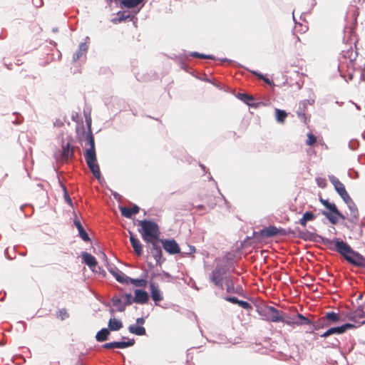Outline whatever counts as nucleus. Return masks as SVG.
Here are the masks:
<instances>
[{"mask_svg": "<svg viewBox=\"0 0 365 365\" xmlns=\"http://www.w3.org/2000/svg\"><path fill=\"white\" fill-rule=\"evenodd\" d=\"M135 344L134 339H129L127 341H113L106 343L103 345L104 349H125L129 346H132Z\"/></svg>", "mask_w": 365, "mask_h": 365, "instance_id": "f8f14e48", "label": "nucleus"}, {"mask_svg": "<svg viewBox=\"0 0 365 365\" xmlns=\"http://www.w3.org/2000/svg\"><path fill=\"white\" fill-rule=\"evenodd\" d=\"M146 0H122L121 7L133 9L139 6L138 11L144 6Z\"/></svg>", "mask_w": 365, "mask_h": 365, "instance_id": "f3484780", "label": "nucleus"}, {"mask_svg": "<svg viewBox=\"0 0 365 365\" xmlns=\"http://www.w3.org/2000/svg\"><path fill=\"white\" fill-rule=\"evenodd\" d=\"M352 17L354 19V20L356 21V16L358 15V13H357V9L356 7H354L352 8Z\"/></svg>", "mask_w": 365, "mask_h": 365, "instance_id": "13d9d810", "label": "nucleus"}, {"mask_svg": "<svg viewBox=\"0 0 365 365\" xmlns=\"http://www.w3.org/2000/svg\"><path fill=\"white\" fill-rule=\"evenodd\" d=\"M276 114V120L279 123H284L286 117L287 116V113L283 110L278 108L275 109Z\"/></svg>", "mask_w": 365, "mask_h": 365, "instance_id": "e433bc0d", "label": "nucleus"}, {"mask_svg": "<svg viewBox=\"0 0 365 365\" xmlns=\"http://www.w3.org/2000/svg\"><path fill=\"white\" fill-rule=\"evenodd\" d=\"M133 299L134 302L137 304H144L148 302L149 295L148 292L145 290L135 289Z\"/></svg>", "mask_w": 365, "mask_h": 365, "instance_id": "dca6fc26", "label": "nucleus"}, {"mask_svg": "<svg viewBox=\"0 0 365 365\" xmlns=\"http://www.w3.org/2000/svg\"><path fill=\"white\" fill-rule=\"evenodd\" d=\"M128 331L130 333L137 336H143L146 334L145 329L143 326H139L137 324L130 325L128 327Z\"/></svg>", "mask_w": 365, "mask_h": 365, "instance_id": "cd10ccee", "label": "nucleus"}, {"mask_svg": "<svg viewBox=\"0 0 365 365\" xmlns=\"http://www.w3.org/2000/svg\"><path fill=\"white\" fill-rule=\"evenodd\" d=\"M85 118H86V123L88 127L89 131L91 130V118L90 114H86L85 113Z\"/></svg>", "mask_w": 365, "mask_h": 365, "instance_id": "8fccbe9b", "label": "nucleus"}, {"mask_svg": "<svg viewBox=\"0 0 365 365\" xmlns=\"http://www.w3.org/2000/svg\"><path fill=\"white\" fill-rule=\"evenodd\" d=\"M237 304L246 310H250L252 309V305L246 301L239 300Z\"/></svg>", "mask_w": 365, "mask_h": 365, "instance_id": "a18cd8bd", "label": "nucleus"}, {"mask_svg": "<svg viewBox=\"0 0 365 365\" xmlns=\"http://www.w3.org/2000/svg\"><path fill=\"white\" fill-rule=\"evenodd\" d=\"M316 141H317L316 137L312 133H309L307 134V144L308 145H312L313 144H314L316 143Z\"/></svg>", "mask_w": 365, "mask_h": 365, "instance_id": "c03bdc74", "label": "nucleus"}, {"mask_svg": "<svg viewBox=\"0 0 365 365\" xmlns=\"http://www.w3.org/2000/svg\"><path fill=\"white\" fill-rule=\"evenodd\" d=\"M233 267L234 262L232 260L222 259L219 261L210 274V281L217 287L224 289V282L230 277L227 274L230 268Z\"/></svg>", "mask_w": 365, "mask_h": 365, "instance_id": "f257e3e1", "label": "nucleus"}, {"mask_svg": "<svg viewBox=\"0 0 365 365\" xmlns=\"http://www.w3.org/2000/svg\"><path fill=\"white\" fill-rule=\"evenodd\" d=\"M163 249L170 255H175L180 252V248L177 242L172 239H165L161 240Z\"/></svg>", "mask_w": 365, "mask_h": 365, "instance_id": "9d476101", "label": "nucleus"}, {"mask_svg": "<svg viewBox=\"0 0 365 365\" xmlns=\"http://www.w3.org/2000/svg\"><path fill=\"white\" fill-rule=\"evenodd\" d=\"M132 284L136 287H145L147 284V280L145 279H133L129 277L128 284Z\"/></svg>", "mask_w": 365, "mask_h": 365, "instance_id": "f704fd0d", "label": "nucleus"}, {"mask_svg": "<svg viewBox=\"0 0 365 365\" xmlns=\"http://www.w3.org/2000/svg\"><path fill=\"white\" fill-rule=\"evenodd\" d=\"M121 215L127 218H131L133 215L138 213L140 208L138 205H133L132 207H120Z\"/></svg>", "mask_w": 365, "mask_h": 365, "instance_id": "6ab92c4d", "label": "nucleus"}, {"mask_svg": "<svg viewBox=\"0 0 365 365\" xmlns=\"http://www.w3.org/2000/svg\"><path fill=\"white\" fill-rule=\"evenodd\" d=\"M88 46L86 42L81 43L78 46V50L73 55V61L76 62L80 59V58L85 54L88 51Z\"/></svg>", "mask_w": 365, "mask_h": 365, "instance_id": "393cba45", "label": "nucleus"}, {"mask_svg": "<svg viewBox=\"0 0 365 365\" xmlns=\"http://www.w3.org/2000/svg\"><path fill=\"white\" fill-rule=\"evenodd\" d=\"M32 3L36 7L38 8L43 5V0H32Z\"/></svg>", "mask_w": 365, "mask_h": 365, "instance_id": "603ef678", "label": "nucleus"}, {"mask_svg": "<svg viewBox=\"0 0 365 365\" xmlns=\"http://www.w3.org/2000/svg\"><path fill=\"white\" fill-rule=\"evenodd\" d=\"M150 291L151 294V297L155 302H160L163 300V296L161 294V292L159 289V287L155 283H150Z\"/></svg>", "mask_w": 365, "mask_h": 365, "instance_id": "a211bd4d", "label": "nucleus"}, {"mask_svg": "<svg viewBox=\"0 0 365 365\" xmlns=\"http://www.w3.org/2000/svg\"><path fill=\"white\" fill-rule=\"evenodd\" d=\"M72 119H73L74 121H76V116H74L73 115H72Z\"/></svg>", "mask_w": 365, "mask_h": 365, "instance_id": "338daca9", "label": "nucleus"}, {"mask_svg": "<svg viewBox=\"0 0 365 365\" xmlns=\"http://www.w3.org/2000/svg\"><path fill=\"white\" fill-rule=\"evenodd\" d=\"M279 232V229L270 225L260 230L259 234L263 237H270L277 235Z\"/></svg>", "mask_w": 365, "mask_h": 365, "instance_id": "5701e85b", "label": "nucleus"}, {"mask_svg": "<svg viewBox=\"0 0 365 365\" xmlns=\"http://www.w3.org/2000/svg\"><path fill=\"white\" fill-rule=\"evenodd\" d=\"M130 241L135 254L140 256L143 252L142 245L139 240L131 232H130Z\"/></svg>", "mask_w": 365, "mask_h": 365, "instance_id": "4be33fe9", "label": "nucleus"}, {"mask_svg": "<svg viewBox=\"0 0 365 365\" xmlns=\"http://www.w3.org/2000/svg\"><path fill=\"white\" fill-rule=\"evenodd\" d=\"M327 326H328V324L325 322V323H323L321 327H327Z\"/></svg>", "mask_w": 365, "mask_h": 365, "instance_id": "69168bd1", "label": "nucleus"}, {"mask_svg": "<svg viewBox=\"0 0 365 365\" xmlns=\"http://www.w3.org/2000/svg\"><path fill=\"white\" fill-rule=\"evenodd\" d=\"M139 225L141 226V230L139 232L145 242L158 240L159 227L155 222L144 220L139 221Z\"/></svg>", "mask_w": 365, "mask_h": 365, "instance_id": "7ed1b4c3", "label": "nucleus"}, {"mask_svg": "<svg viewBox=\"0 0 365 365\" xmlns=\"http://www.w3.org/2000/svg\"><path fill=\"white\" fill-rule=\"evenodd\" d=\"M81 256L83 262L91 269L95 267L97 265L96 259L92 255L88 252H83Z\"/></svg>", "mask_w": 365, "mask_h": 365, "instance_id": "a878e982", "label": "nucleus"}, {"mask_svg": "<svg viewBox=\"0 0 365 365\" xmlns=\"http://www.w3.org/2000/svg\"><path fill=\"white\" fill-rule=\"evenodd\" d=\"M315 215L312 212H305L303 214L302 217L299 220V223L302 226L305 227L308 221H312L315 219Z\"/></svg>", "mask_w": 365, "mask_h": 365, "instance_id": "2f4dec72", "label": "nucleus"}, {"mask_svg": "<svg viewBox=\"0 0 365 365\" xmlns=\"http://www.w3.org/2000/svg\"><path fill=\"white\" fill-rule=\"evenodd\" d=\"M110 334V330L107 328H103L98 331L96 335V339L98 341H104L108 339Z\"/></svg>", "mask_w": 365, "mask_h": 365, "instance_id": "7c9ffc66", "label": "nucleus"}, {"mask_svg": "<svg viewBox=\"0 0 365 365\" xmlns=\"http://www.w3.org/2000/svg\"><path fill=\"white\" fill-rule=\"evenodd\" d=\"M282 321H279V322H283L287 325H293V324H296V322H297V319H289V317H287V314L282 312Z\"/></svg>", "mask_w": 365, "mask_h": 365, "instance_id": "ea45409f", "label": "nucleus"}, {"mask_svg": "<svg viewBox=\"0 0 365 365\" xmlns=\"http://www.w3.org/2000/svg\"><path fill=\"white\" fill-rule=\"evenodd\" d=\"M194 252H195V247L194 246L189 245L188 246V251L185 252V254L190 255V254L194 253Z\"/></svg>", "mask_w": 365, "mask_h": 365, "instance_id": "864d4df0", "label": "nucleus"}, {"mask_svg": "<svg viewBox=\"0 0 365 365\" xmlns=\"http://www.w3.org/2000/svg\"><path fill=\"white\" fill-rule=\"evenodd\" d=\"M74 153V148L70 143H67L66 145L62 146L61 158L63 160H68L72 158Z\"/></svg>", "mask_w": 365, "mask_h": 365, "instance_id": "aec40b11", "label": "nucleus"}, {"mask_svg": "<svg viewBox=\"0 0 365 365\" xmlns=\"http://www.w3.org/2000/svg\"><path fill=\"white\" fill-rule=\"evenodd\" d=\"M297 322H296V325L297 326H302L304 324L307 325H312L314 328V329L317 330L319 328V325H314L313 324V322L308 319L307 317H304L303 314L298 313L297 314Z\"/></svg>", "mask_w": 365, "mask_h": 365, "instance_id": "bb28decb", "label": "nucleus"}, {"mask_svg": "<svg viewBox=\"0 0 365 365\" xmlns=\"http://www.w3.org/2000/svg\"><path fill=\"white\" fill-rule=\"evenodd\" d=\"M257 311L264 321L277 323L283 320L282 311L277 309L274 307L263 305L257 307Z\"/></svg>", "mask_w": 365, "mask_h": 365, "instance_id": "20e7f679", "label": "nucleus"}, {"mask_svg": "<svg viewBox=\"0 0 365 365\" xmlns=\"http://www.w3.org/2000/svg\"><path fill=\"white\" fill-rule=\"evenodd\" d=\"M323 242L327 245L332 243V241L329 239H323Z\"/></svg>", "mask_w": 365, "mask_h": 365, "instance_id": "bf43d9fd", "label": "nucleus"}, {"mask_svg": "<svg viewBox=\"0 0 365 365\" xmlns=\"http://www.w3.org/2000/svg\"><path fill=\"white\" fill-rule=\"evenodd\" d=\"M190 56L192 57L201 58H208V59H214L215 57L212 55H205L202 53H200L198 52H192L190 53Z\"/></svg>", "mask_w": 365, "mask_h": 365, "instance_id": "79ce46f5", "label": "nucleus"}, {"mask_svg": "<svg viewBox=\"0 0 365 365\" xmlns=\"http://www.w3.org/2000/svg\"><path fill=\"white\" fill-rule=\"evenodd\" d=\"M321 202L329 210V212L322 211V213L331 224H336L339 219L345 220V216L338 210L334 202H330L328 200L323 199H321Z\"/></svg>", "mask_w": 365, "mask_h": 365, "instance_id": "423d86ee", "label": "nucleus"}, {"mask_svg": "<svg viewBox=\"0 0 365 365\" xmlns=\"http://www.w3.org/2000/svg\"><path fill=\"white\" fill-rule=\"evenodd\" d=\"M86 140L89 148L84 153L85 160L93 176L100 179L101 170L96 158L94 138L91 130L86 135Z\"/></svg>", "mask_w": 365, "mask_h": 365, "instance_id": "f03ea898", "label": "nucleus"}, {"mask_svg": "<svg viewBox=\"0 0 365 365\" xmlns=\"http://www.w3.org/2000/svg\"><path fill=\"white\" fill-rule=\"evenodd\" d=\"M108 327L110 331H118L123 327V323L120 320L113 317L110 319Z\"/></svg>", "mask_w": 365, "mask_h": 365, "instance_id": "c85d7f7f", "label": "nucleus"}, {"mask_svg": "<svg viewBox=\"0 0 365 365\" xmlns=\"http://www.w3.org/2000/svg\"><path fill=\"white\" fill-rule=\"evenodd\" d=\"M349 319L354 322L358 326L365 324V305L359 306L355 310L351 312Z\"/></svg>", "mask_w": 365, "mask_h": 365, "instance_id": "0eeeda50", "label": "nucleus"}, {"mask_svg": "<svg viewBox=\"0 0 365 365\" xmlns=\"http://www.w3.org/2000/svg\"><path fill=\"white\" fill-rule=\"evenodd\" d=\"M297 116L298 118L302 120L304 123H307V116L304 113L297 111Z\"/></svg>", "mask_w": 365, "mask_h": 365, "instance_id": "3c124183", "label": "nucleus"}, {"mask_svg": "<svg viewBox=\"0 0 365 365\" xmlns=\"http://www.w3.org/2000/svg\"><path fill=\"white\" fill-rule=\"evenodd\" d=\"M318 185H319V187H324V185H322V182H319V181H318Z\"/></svg>", "mask_w": 365, "mask_h": 365, "instance_id": "680f3d73", "label": "nucleus"}, {"mask_svg": "<svg viewBox=\"0 0 365 365\" xmlns=\"http://www.w3.org/2000/svg\"><path fill=\"white\" fill-rule=\"evenodd\" d=\"M63 190H64V198H65V201L66 202H68L69 205H72V201H71V197H69L68 194V192L66 189V187H63Z\"/></svg>", "mask_w": 365, "mask_h": 365, "instance_id": "09e8293b", "label": "nucleus"}, {"mask_svg": "<svg viewBox=\"0 0 365 365\" xmlns=\"http://www.w3.org/2000/svg\"><path fill=\"white\" fill-rule=\"evenodd\" d=\"M61 125H63V123L60 121V120H56L55 123H54V125L55 126H61Z\"/></svg>", "mask_w": 365, "mask_h": 365, "instance_id": "052dcab7", "label": "nucleus"}, {"mask_svg": "<svg viewBox=\"0 0 365 365\" xmlns=\"http://www.w3.org/2000/svg\"><path fill=\"white\" fill-rule=\"evenodd\" d=\"M225 287L228 293L237 292V290L235 287L233 279L230 276L224 282V288Z\"/></svg>", "mask_w": 365, "mask_h": 365, "instance_id": "473e14b6", "label": "nucleus"}, {"mask_svg": "<svg viewBox=\"0 0 365 365\" xmlns=\"http://www.w3.org/2000/svg\"><path fill=\"white\" fill-rule=\"evenodd\" d=\"M336 250L343 255L345 259L351 252L352 250L350 246L342 240H337L335 243Z\"/></svg>", "mask_w": 365, "mask_h": 365, "instance_id": "4468645a", "label": "nucleus"}, {"mask_svg": "<svg viewBox=\"0 0 365 365\" xmlns=\"http://www.w3.org/2000/svg\"><path fill=\"white\" fill-rule=\"evenodd\" d=\"M294 11H295V9H294V10L293 11V12H292V17H293V20H294V21H296V20H295V16H294Z\"/></svg>", "mask_w": 365, "mask_h": 365, "instance_id": "0e129e2a", "label": "nucleus"}, {"mask_svg": "<svg viewBox=\"0 0 365 365\" xmlns=\"http://www.w3.org/2000/svg\"><path fill=\"white\" fill-rule=\"evenodd\" d=\"M354 59L351 56L349 57V60L346 59L345 56L340 59L338 70L340 73V76L344 78L346 82L353 79L354 72Z\"/></svg>", "mask_w": 365, "mask_h": 365, "instance_id": "39448f33", "label": "nucleus"}, {"mask_svg": "<svg viewBox=\"0 0 365 365\" xmlns=\"http://www.w3.org/2000/svg\"><path fill=\"white\" fill-rule=\"evenodd\" d=\"M200 166H201V168H202V169H205V166H204V165H201Z\"/></svg>", "mask_w": 365, "mask_h": 365, "instance_id": "774afa93", "label": "nucleus"}, {"mask_svg": "<svg viewBox=\"0 0 365 365\" xmlns=\"http://www.w3.org/2000/svg\"><path fill=\"white\" fill-rule=\"evenodd\" d=\"M349 263L358 266L365 267V259L359 253L351 251L346 259Z\"/></svg>", "mask_w": 365, "mask_h": 365, "instance_id": "ddd939ff", "label": "nucleus"}, {"mask_svg": "<svg viewBox=\"0 0 365 365\" xmlns=\"http://www.w3.org/2000/svg\"><path fill=\"white\" fill-rule=\"evenodd\" d=\"M125 307L131 305L134 302L133 297L131 294L125 293L120 297Z\"/></svg>", "mask_w": 365, "mask_h": 365, "instance_id": "58836bf2", "label": "nucleus"}, {"mask_svg": "<svg viewBox=\"0 0 365 365\" xmlns=\"http://www.w3.org/2000/svg\"><path fill=\"white\" fill-rule=\"evenodd\" d=\"M225 299L227 302H232L233 304H238V302L240 299H238L237 297H226L225 298Z\"/></svg>", "mask_w": 365, "mask_h": 365, "instance_id": "de8ad7c7", "label": "nucleus"}, {"mask_svg": "<svg viewBox=\"0 0 365 365\" xmlns=\"http://www.w3.org/2000/svg\"><path fill=\"white\" fill-rule=\"evenodd\" d=\"M112 303L114 307H116L118 312H123L125 309V305L123 302V299L121 297L115 296L112 298Z\"/></svg>", "mask_w": 365, "mask_h": 365, "instance_id": "c756f323", "label": "nucleus"}, {"mask_svg": "<svg viewBox=\"0 0 365 365\" xmlns=\"http://www.w3.org/2000/svg\"><path fill=\"white\" fill-rule=\"evenodd\" d=\"M73 223L75 226L76 227L78 231V235L79 237L85 242H89L91 240L88 233L83 228V225H81L80 220L78 218H75Z\"/></svg>", "mask_w": 365, "mask_h": 365, "instance_id": "412c9836", "label": "nucleus"}, {"mask_svg": "<svg viewBox=\"0 0 365 365\" xmlns=\"http://www.w3.org/2000/svg\"><path fill=\"white\" fill-rule=\"evenodd\" d=\"M329 180L331 183L334 185L335 190L339 195V196L342 198V200L348 197L349 195L348 194L344 184L334 175H329Z\"/></svg>", "mask_w": 365, "mask_h": 365, "instance_id": "1a4fd4ad", "label": "nucleus"}, {"mask_svg": "<svg viewBox=\"0 0 365 365\" xmlns=\"http://www.w3.org/2000/svg\"><path fill=\"white\" fill-rule=\"evenodd\" d=\"M99 257H100L103 261H104L105 262H108V258H107V256H106V255L103 252H101V255H100Z\"/></svg>", "mask_w": 365, "mask_h": 365, "instance_id": "6e6d98bb", "label": "nucleus"}, {"mask_svg": "<svg viewBox=\"0 0 365 365\" xmlns=\"http://www.w3.org/2000/svg\"><path fill=\"white\" fill-rule=\"evenodd\" d=\"M330 335H331V332L330 329H329L321 335V337L327 338Z\"/></svg>", "mask_w": 365, "mask_h": 365, "instance_id": "5fc2aeb1", "label": "nucleus"}, {"mask_svg": "<svg viewBox=\"0 0 365 365\" xmlns=\"http://www.w3.org/2000/svg\"><path fill=\"white\" fill-rule=\"evenodd\" d=\"M158 240H152V242H147L150 244V252L156 261L157 264H161L165 260L163 259V253L160 246L158 245Z\"/></svg>", "mask_w": 365, "mask_h": 365, "instance_id": "6e6552de", "label": "nucleus"}, {"mask_svg": "<svg viewBox=\"0 0 365 365\" xmlns=\"http://www.w3.org/2000/svg\"><path fill=\"white\" fill-rule=\"evenodd\" d=\"M252 73L257 76L260 79H262L264 82H266L267 84L269 85H272L274 84L273 82L272 81H270L269 78H267V77H265L264 75L257 72V71H252Z\"/></svg>", "mask_w": 365, "mask_h": 365, "instance_id": "49530a36", "label": "nucleus"}, {"mask_svg": "<svg viewBox=\"0 0 365 365\" xmlns=\"http://www.w3.org/2000/svg\"><path fill=\"white\" fill-rule=\"evenodd\" d=\"M117 16V18H115L112 20L115 24L120 23L130 17V14L127 11H119L118 12Z\"/></svg>", "mask_w": 365, "mask_h": 365, "instance_id": "72a5a7b5", "label": "nucleus"}, {"mask_svg": "<svg viewBox=\"0 0 365 365\" xmlns=\"http://www.w3.org/2000/svg\"><path fill=\"white\" fill-rule=\"evenodd\" d=\"M354 327H356V325L346 323L342 324L341 326L331 327L329 329L331 330V334H341L346 331L348 329H352Z\"/></svg>", "mask_w": 365, "mask_h": 365, "instance_id": "b1692460", "label": "nucleus"}, {"mask_svg": "<svg viewBox=\"0 0 365 365\" xmlns=\"http://www.w3.org/2000/svg\"><path fill=\"white\" fill-rule=\"evenodd\" d=\"M109 272L118 282L121 284H128V280L129 279V277H128L121 270H120L117 267H113L109 269Z\"/></svg>", "mask_w": 365, "mask_h": 365, "instance_id": "2eb2a0df", "label": "nucleus"}, {"mask_svg": "<svg viewBox=\"0 0 365 365\" xmlns=\"http://www.w3.org/2000/svg\"><path fill=\"white\" fill-rule=\"evenodd\" d=\"M324 319L330 320L332 322L336 323L339 321L340 317H339V314L335 313L334 312H330L326 313L324 317L323 318V320H324Z\"/></svg>", "mask_w": 365, "mask_h": 365, "instance_id": "c9c22d12", "label": "nucleus"}, {"mask_svg": "<svg viewBox=\"0 0 365 365\" xmlns=\"http://www.w3.org/2000/svg\"><path fill=\"white\" fill-rule=\"evenodd\" d=\"M325 343L326 347L339 348L340 346V341L337 338L332 339L331 341H327Z\"/></svg>", "mask_w": 365, "mask_h": 365, "instance_id": "a19ab883", "label": "nucleus"}, {"mask_svg": "<svg viewBox=\"0 0 365 365\" xmlns=\"http://www.w3.org/2000/svg\"><path fill=\"white\" fill-rule=\"evenodd\" d=\"M144 323H145V319L143 317H140L136 319V324L139 326L143 325Z\"/></svg>", "mask_w": 365, "mask_h": 365, "instance_id": "4d7b16f0", "label": "nucleus"}, {"mask_svg": "<svg viewBox=\"0 0 365 365\" xmlns=\"http://www.w3.org/2000/svg\"><path fill=\"white\" fill-rule=\"evenodd\" d=\"M318 185H319V187H324V185H322V182H319V181H318Z\"/></svg>", "mask_w": 365, "mask_h": 365, "instance_id": "e2e57ef3", "label": "nucleus"}, {"mask_svg": "<svg viewBox=\"0 0 365 365\" xmlns=\"http://www.w3.org/2000/svg\"><path fill=\"white\" fill-rule=\"evenodd\" d=\"M56 315H57V317L61 319V320H63V319H66L67 317H68V314L67 313V312L65 309H61L58 310Z\"/></svg>", "mask_w": 365, "mask_h": 365, "instance_id": "37998d69", "label": "nucleus"}, {"mask_svg": "<svg viewBox=\"0 0 365 365\" xmlns=\"http://www.w3.org/2000/svg\"><path fill=\"white\" fill-rule=\"evenodd\" d=\"M343 200L347 205L349 210V212L346 213V215L349 216V220L354 222V220H357L359 217V211L355 202L353 201L350 196H348V197H346Z\"/></svg>", "mask_w": 365, "mask_h": 365, "instance_id": "9b49d317", "label": "nucleus"}, {"mask_svg": "<svg viewBox=\"0 0 365 365\" xmlns=\"http://www.w3.org/2000/svg\"><path fill=\"white\" fill-rule=\"evenodd\" d=\"M238 98L241 101H242L243 102L247 103V105H249L250 106H252V107H255L254 105L250 103V101L254 100V98L252 96H250V95H247V94H245V93H239L238 94Z\"/></svg>", "mask_w": 365, "mask_h": 365, "instance_id": "4c0bfd02", "label": "nucleus"}]
</instances>
